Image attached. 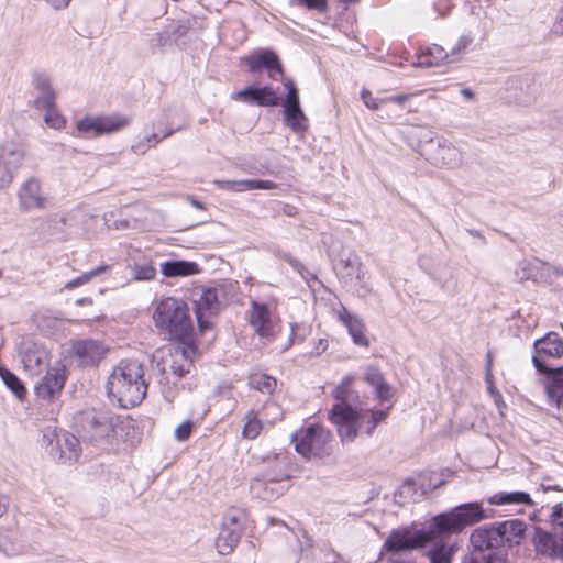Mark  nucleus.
<instances>
[{
  "label": "nucleus",
  "instance_id": "obj_1",
  "mask_svg": "<svg viewBox=\"0 0 563 563\" xmlns=\"http://www.w3.org/2000/svg\"><path fill=\"white\" fill-rule=\"evenodd\" d=\"M353 376H345L333 391L338 401L329 411V420L336 427L338 434L343 444L352 443L360 430L365 427V432L371 435L378 423L384 421L389 408L380 410L354 408L353 405L358 398L357 393L352 388Z\"/></svg>",
  "mask_w": 563,
  "mask_h": 563
},
{
  "label": "nucleus",
  "instance_id": "obj_2",
  "mask_svg": "<svg viewBox=\"0 0 563 563\" xmlns=\"http://www.w3.org/2000/svg\"><path fill=\"white\" fill-rule=\"evenodd\" d=\"M144 366L136 360H123L113 367L106 388L108 396L122 408L140 405L147 394Z\"/></svg>",
  "mask_w": 563,
  "mask_h": 563
},
{
  "label": "nucleus",
  "instance_id": "obj_3",
  "mask_svg": "<svg viewBox=\"0 0 563 563\" xmlns=\"http://www.w3.org/2000/svg\"><path fill=\"white\" fill-rule=\"evenodd\" d=\"M155 327L167 334L170 340L190 342L195 328L189 314L188 305L181 299L166 297L161 299L154 309Z\"/></svg>",
  "mask_w": 563,
  "mask_h": 563
},
{
  "label": "nucleus",
  "instance_id": "obj_4",
  "mask_svg": "<svg viewBox=\"0 0 563 563\" xmlns=\"http://www.w3.org/2000/svg\"><path fill=\"white\" fill-rule=\"evenodd\" d=\"M485 518V512L479 503L459 505L451 511L435 516L432 523V531L438 539L459 533L468 526H473Z\"/></svg>",
  "mask_w": 563,
  "mask_h": 563
},
{
  "label": "nucleus",
  "instance_id": "obj_5",
  "mask_svg": "<svg viewBox=\"0 0 563 563\" xmlns=\"http://www.w3.org/2000/svg\"><path fill=\"white\" fill-rule=\"evenodd\" d=\"M289 478L286 459L275 456L273 468L255 477L251 483L250 492L258 499L275 500L288 489Z\"/></svg>",
  "mask_w": 563,
  "mask_h": 563
},
{
  "label": "nucleus",
  "instance_id": "obj_6",
  "mask_svg": "<svg viewBox=\"0 0 563 563\" xmlns=\"http://www.w3.org/2000/svg\"><path fill=\"white\" fill-rule=\"evenodd\" d=\"M332 434L328 429L314 424L297 431L291 438L295 450L309 460L330 455L332 452Z\"/></svg>",
  "mask_w": 563,
  "mask_h": 563
},
{
  "label": "nucleus",
  "instance_id": "obj_7",
  "mask_svg": "<svg viewBox=\"0 0 563 563\" xmlns=\"http://www.w3.org/2000/svg\"><path fill=\"white\" fill-rule=\"evenodd\" d=\"M184 343V345L168 346L156 351L154 357L157 358V367L162 373L170 371L176 377L180 378L190 372L196 347L187 342Z\"/></svg>",
  "mask_w": 563,
  "mask_h": 563
},
{
  "label": "nucleus",
  "instance_id": "obj_8",
  "mask_svg": "<svg viewBox=\"0 0 563 563\" xmlns=\"http://www.w3.org/2000/svg\"><path fill=\"white\" fill-rule=\"evenodd\" d=\"M77 431L88 442H97L113 431V417L106 410H87L76 418Z\"/></svg>",
  "mask_w": 563,
  "mask_h": 563
},
{
  "label": "nucleus",
  "instance_id": "obj_9",
  "mask_svg": "<svg viewBox=\"0 0 563 563\" xmlns=\"http://www.w3.org/2000/svg\"><path fill=\"white\" fill-rule=\"evenodd\" d=\"M43 443L49 454L63 463L76 462L81 452L79 440L67 431L47 430Z\"/></svg>",
  "mask_w": 563,
  "mask_h": 563
},
{
  "label": "nucleus",
  "instance_id": "obj_10",
  "mask_svg": "<svg viewBox=\"0 0 563 563\" xmlns=\"http://www.w3.org/2000/svg\"><path fill=\"white\" fill-rule=\"evenodd\" d=\"M534 354L532 363L537 371L542 374L553 372L558 366H554L553 361L561 357L563 354V340L558 333L550 332L542 339H539L533 344Z\"/></svg>",
  "mask_w": 563,
  "mask_h": 563
},
{
  "label": "nucleus",
  "instance_id": "obj_11",
  "mask_svg": "<svg viewBox=\"0 0 563 563\" xmlns=\"http://www.w3.org/2000/svg\"><path fill=\"white\" fill-rule=\"evenodd\" d=\"M437 534L432 531V523L426 531H411L410 529L393 530L384 543L388 552H400L424 547L437 540Z\"/></svg>",
  "mask_w": 563,
  "mask_h": 563
},
{
  "label": "nucleus",
  "instance_id": "obj_12",
  "mask_svg": "<svg viewBox=\"0 0 563 563\" xmlns=\"http://www.w3.org/2000/svg\"><path fill=\"white\" fill-rule=\"evenodd\" d=\"M25 157L22 144L15 140L0 143V189L8 188Z\"/></svg>",
  "mask_w": 563,
  "mask_h": 563
},
{
  "label": "nucleus",
  "instance_id": "obj_13",
  "mask_svg": "<svg viewBox=\"0 0 563 563\" xmlns=\"http://www.w3.org/2000/svg\"><path fill=\"white\" fill-rule=\"evenodd\" d=\"M285 86L288 92L284 102V119L294 132H303L307 130V118L300 108L298 90L291 80H287Z\"/></svg>",
  "mask_w": 563,
  "mask_h": 563
},
{
  "label": "nucleus",
  "instance_id": "obj_14",
  "mask_svg": "<svg viewBox=\"0 0 563 563\" xmlns=\"http://www.w3.org/2000/svg\"><path fill=\"white\" fill-rule=\"evenodd\" d=\"M199 330L203 332L211 324V317L219 310L218 292L213 288L202 289L192 300Z\"/></svg>",
  "mask_w": 563,
  "mask_h": 563
},
{
  "label": "nucleus",
  "instance_id": "obj_15",
  "mask_svg": "<svg viewBox=\"0 0 563 563\" xmlns=\"http://www.w3.org/2000/svg\"><path fill=\"white\" fill-rule=\"evenodd\" d=\"M18 201L22 211L44 209L47 198L42 191L40 180L34 177L27 178L18 190Z\"/></svg>",
  "mask_w": 563,
  "mask_h": 563
},
{
  "label": "nucleus",
  "instance_id": "obj_16",
  "mask_svg": "<svg viewBox=\"0 0 563 563\" xmlns=\"http://www.w3.org/2000/svg\"><path fill=\"white\" fill-rule=\"evenodd\" d=\"M66 382V368L62 364H56L47 369L46 375L36 385L37 397L52 400L58 396Z\"/></svg>",
  "mask_w": 563,
  "mask_h": 563
},
{
  "label": "nucleus",
  "instance_id": "obj_17",
  "mask_svg": "<svg viewBox=\"0 0 563 563\" xmlns=\"http://www.w3.org/2000/svg\"><path fill=\"white\" fill-rule=\"evenodd\" d=\"M249 322L255 332L265 339H272L275 334V320L265 303L257 301L251 302V309L249 311Z\"/></svg>",
  "mask_w": 563,
  "mask_h": 563
},
{
  "label": "nucleus",
  "instance_id": "obj_18",
  "mask_svg": "<svg viewBox=\"0 0 563 563\" xmlns=\"http://www.w3.org/2000/svg\"><path fill=\"white\" fill-rule=\"evenodd\" d=\"M74 355L81 366H93L98 364L108 349L97 340H80L73 344Z\"/></svg>",
  "mask_w": 563,
  "mask_h": 563
},
{
  "label": "nucleus",
  "instance_id": "obj_19",
  "mask_svg": "<svg viewBox=\"0 0 563 563\" xmlns=\"http://www.w3.org/2000/svg\"><path fill=\"white\" fill-rule=\"evenodd\" d=\"M499 537L496 523H494L475 529L470 541L475 551L484 552L485 550L503 548Z\"/></svg>",
  "mask_w": 563,
  "mask_h": 563
},
{
  "label": "nucleus",
  "instance_id": "obj_20",
  "mask_svg": "<svg viewBox=\"0 0 563 563\" xmlns=\"http://www.w3.org/2000/svg\"><path fill=\"white\" fill-rule=\"evenodd\" d=\"M246 64L253 73L260 71L264 68L267 69L269 77L273 79H277V76L283 75V68L279 59L272 51H262L257 55L247 57Z\"/></svg>",
  "mask_w": 563,
  "mask_h": 563
},
{
  "label": "nucleus",
  "instance_id": "obj_21",
  "mask_svg": "<svg viewBox=\"0 0 563 563\" xmlns=\"http://www.w3.org/2000/svg\"><path fill=\"white\" fill-rule=\"evenodd\" d=\"M433 163L448 169L459 168L463 164L462 151L452 143H440L433 153Z\"/></svg>",
  "mask_w": 563,
  "mask_h": 563
},
{
  "label": "nucleus",
  "instance_id": "obj_22",
  "mask_svg": "<svg viewBox=\"0 0 563 563\" xmlns=\"http://www.w3.org/2000/svg\"><path fill=\"white\" fill-rule=\"evenodd\" d=\"M496 527L500 534L499 539L503 548L520 544L527 528L526 523L519 519L505 520L496 523Z\"/></svg>",
  "mask_w": 563,
  "mask_h": 563
},
{
  "label": "nucleus",
  "instance_id": "obj_23",
  "mask_svg": "<svg viewBox=\"0 0 563 563\" xmlns=\"http://www.w3.org/2000/svg\"><path fill=\"white\" fill-rule=\"evenodd\" d=\"M547 375L544 380L547 401L550 406L563 409V365Z\"/></svg>",
  "mask_w": 563,
  "mask_h": 563
},
{
  "label": "nucleus",
  "instance_id": "obj_24",
  "mask_svg": "<svg viewBox=\"0 0 563 563\" xmlns=\"http://www.w3.org/2000/svg\"><path fill=\"white\" fill-rule=\"evenodd\" d=\"M233 98L236 100H247V98H251L256 104L262 107H274L278 104V97L271 87H247L235 92Z\"/></svg>",
  "mask_w": 563,
  "mask_h": 563
},
{
  "label": "nucleus",
  "instance_id": "obj_25",
  "mask_svg": "<svg viewBox=\"0 0 563 563\" xmlns=\"http://www.w3.org/2000/svg\"><path fill=\"white\" fill-rule=\"evenodd\" d=\"M364 380L374 388L375 395L379 401H389L391 399V386L385 380L378 367L372 365L366 367Z\"/></svg>",
  "mask_w": 563,
  "mask_h": 563
},
{
  "label": "nucleus",
  "instance_id": "obj_26",
  "mask_svg": "<svg viewBox=\"0 0 563 563\" xmlns=\"http://www.w3.org/2000/svg\"><path fill=\"white\" fill-rule=\"evenodd\" d=\"M214 184L222 189H230L233 191H250V190H269L277 187L272 180L263 179H243V180H214Z\"/></svg>",
  "mask_w": 563,
  "mask_h": 563
},
{
  "label": "nucleus",
  "instance_id": "obj_27",
  "mask_svg": "<svg viewBox=\"0 0 563 563\" xmlns=\"http://www.w3.org/2000/svg\"><path fill=\"white\" fill-rule=\"evenodd\" d=\"M450 63L452 62L450 59L449 52L438 44H432L431 46L426 47L418 56L417 62L419 66L423 67H433Z\"/></svg>",
  "mask_w": 563,
  "mask_h": 563
},
{
  "label": "nucleus",
  "instance_id": "obj_28",
  "mask_svg": "<svg viewBox=\"0 0 563 563\" xmlns=\"http://www.w3.org/2000/svg\"><path fill=\"white\" fill-rule=\"evenodd\" d=\"M161 271L165 277H185L200 272L198 264L189 261H166Z\"/></svg>",
  "mask_w": 563,
  "mask_h": 563
},
{
  "label": "nucleus",
  "instance_id": "obj_29",
  "mask_svg": "<svg viewBox=\"0 0 563 563\" xmlns=\"http://www.w3.org/2000/svg\"><path fill=\"white\" fill-rule=\"evenodd\" d=\"M343 323L347 327L351 336L355 344L361 346H368L369 342L364 332V324L361 319L352 316L346 310L340 316Z\"/></svg>",
  "mask_w": 563,
  "mask_h": 563
},
{
  "label": "nucleus",
  "instance_id": "obj_30",
  "mask_svg": "<svg viewBox=\"0 0 563 563\" xmlns=\"http://www.w3.org/2000/svg\"><path fill=\"white\" fill-rule=\"evenodd\" d=\"M238 530L228 529L221 526L220 532L216 539V548L221 555L230 554L236 547L240 538Z\"/></svg>",
  "mask_w": 563,
  "mask_h": 563
},
{
  "label": "nucleus",
  "instance_id": "obj_31",
  "mask_svg": "<svg viewBox=\"0 0 563 563\" xmlns=\"http://www.w3.org/2000/svg\"><path fill=\"white\" fill-rule=\"evenodd\" d=\"M534 547L538 553L547 556H560V542L548 532H537Z\"/></svg>",
  "mask_w": 563,
  "mask_h": 563
},
{
  "label": "nucleus",
  "instance_id": "obj_32",
  "mask_svg": "<svg viewBox=\"0 0 563 563\" xmlns=\"http://www.w3.org/2000/svg\"><path fill=\"white\" fill-rule=\"evenodd\" d=\"M101 125V134H111L126 128L131 119L128 115L112 113L109 115H98Z\"/></svg>",
  "mask_w": 563,
  "mask_h": 563
},
{
  "label": "nucleus",
  "instance_id": "obj_33",
  "mask_svg": "<svg viewBox=\"0 0 563 563\" xmlns=\"http://www.w3.org/2000/svg\"><path fill=\"white\" fill-rule=\"evenodd\" d=\"M490 505H532L529 494L525 492L497 493L488 498Z\"/></svg>",
  "mask_w": 563,
  "mask_h": 563
},
{
  "label": "nucleus",
  "instance_id": "obj_34",
  "mask_svg": "<svg viewBox=\"0 0 563 563\" xmlns=\"http://www.w3.org/2000/svg\"><path fill=\"white\" fill-rule=\"evenodd\" d=\"M133 279L139 282L152 280L156 276V268L153 265L152 260L142 258L139 262H134L131 265Z\"/></svg>",
  "mask_w": 563,
  "mask_h": 563
},
{
  "label": "nucleus",
  "instance_id": "obj_35",
  "mask_svg": "<svg viewBox=\"0 0 563 563\" xmlns=\"http://www.w3.org/2000/svg\"><path fill=\"white\" fill-rule=\"evenodd\" d=\"M434 541L433 547L428 551V558L431 563H450L453 555V549L442 540Z\"/></svg>",
  "mask_w": 563,
  "mask_h": 563
},
{
  "label": "nucleus",
  "instance_id": "obj_36",
  "mask_svg": "<svg viewBox=\"0 0 563 563\" xmlns=\"http://www.w3.org/2000/svg\"><path fill=\"white\" fill-rule=\"evenodd\" d=\"M266 427L258 413L251 410L245 416V424L242 434L246 439H255L260 435L262 429Z\"/></svg>",
  "mask_w": 563,
  "mask_h": 563
},
{
  "label": "nucleus",
  "instance_id": "obj_37",
  "mask_svg": "<svg viewBox=\"0 0 563 563\" xmlns=\"http://www.w3.org/2000/svg\"><path fill=\"white\" fill-rule=\"evenodd\" d=\"M249 384L252 388L268 395L275 390L277 385L273 376L264 373H253L249 378Z\"/></svg>",
  "mask_w": 563,
  "mask_h": 563
},
{
  "label": "nucleus",
  "instance_id": "obj_38",
  "mask_svg": "<svg viewBox=\"0 0 563 563\" xmlns=\"http://www.w3.org/2000/svg\"><path fill=\"white\" fill-rule=\"evenodd\" d=\"M77 131L80 136L96 137L101 134V125L99 117L87 115L77 122Z\"/></svg>",
  "mask_w": 563,
  "mask_h": 563
},
{
  "label": "nucleus",
  "instance_id": "obj_39",
  "mask_svg": "<svg viewBox=\"0 0 563 563\" xmlns=\"http://www.w3.org/2000/svg\"><path fill=\"white\" fill-rule=\"evenodd\" d=\"M462 563H507V555L500 552H492L483 554V552L475 551L465 555Z\"/></svg>",
  "mask_w": 563,
  "mask_h": 563
},
{
  "label": "nucleus",
  "instance_id": "obj_40",
  "mask_svg": "<svg viewBox=\"0 0 563 563\" xmlns=\"http://www.w3.org/2000/svg\"><path fill=\"white\" fill-rule=\"evenodd\" d=\"M23 363L31 372H41L47 363V353L44 350H34L25 353Z\"/></svg>",
  "mask_w": 563,
  "mask_h": 563
},
{
  "label": "nucleus",
  "instance_id": "obj_41",
  "mask_svg": "<svg viewBox=\"0 0 563 563\" xmlns=\"http://www.w3.org/2000/svg\"><path fill=\"white\" fill-rule=\"evenodd\" d=\"M257 413L265 426H273L283 418V410L280 406L274 401L265 402L262 410Z\"/></svg>",
  "mask_w": 563,
  "mask_h": 563
},
{
  "label": "nucleus",
  "instance_id": "obj_42",
  "mask_svg": "<svg viewBox=\"0 0 563 563\" xmlns=\"http://www.w3.org/2000/svg\"><path fill=\"white\" fill-rule=\"evenodd\" d=\"M0 376L5 386L11 389L18 398H22L25 394V388L21 380L9 369L0 367Z\"/></svg>",
  "mask_w": 563,
  "mask_h": 563
},
{
  "label": "nucleus",
  "instance_id": "obj_43",
  "mask_svg": "<svg viewBox=\"0 0 563 563\" xmlns=\"http://www.w3.org/2000/svg\"><path fill=\"white\" fill-rule=\"evenodd\" d=\"M243 521L244 514L239 509H232L224 515L221 526L242 533Z\"/></svg>",
  "mask_w": 563,
  "mask_h": 563
},
{
  "label": "nucleus",
  "instance_id": "obj_44",
  "mask_svg": "<svg viewBox=\"0 0 563 563\" xmlns=\"http://www.w3.org/2000/svg\"><path fill=\"white\" fill-rule=\"evenodd\" d=\"M472 37L468 35H462L454 47H452L451 52H449V56L452 63L459 62L462 55L465 53L467 46L471 44Z\"/></svg>",
  "mask_w": 563,
  "mask_h": 563
},
{
  "label": "nucleus",
  "instance_id": "obj_45",
  "mask_svg": "<svg viewBox=\"0 0 563 563\" xmlns=\"http://www.w3.org/2000/svg\"><path fill=\"white\" fill-rule=\"evenodd\" d=\"M55 99H56V96H55V92L53 89L47 90V91H42V92H38V96L35 98L34 106L37 109L46 110V109L55 107Z\"/></svg>",
  "mask_w": 563,
  "mask_h": 563
},
{
  "label": "nucleus",
  "instance_id": "obj_46",
  "mask_svg": "<svg viewBox=\"0 0 563 563\" xmlns=\"http://www.w3.org/2000/svg\"><path fill=\"white\" fill-rule=\"evenodd\" d=\"M44 121L48 126L55 130L64 128L66 122L64 117L55 109V107L46 109Z\"/></svg>",
  "mask_w": 563,
  "mask_h": 563
},
{
  "label": "nucleus",
  "instance_id": "obj_47",
  "mask_svg": "<svg viewBox=\"0 0 563 563\" xmlns=\"http://www.w3.org/2000/svg\"><path fill=\"white\" fill-rule=\"evenodd\" d=\"M159 141L161 139L157 136V134L153 133L146 136L143 141H140L135 145H133V150L136 153L144 154L148 148L158 144Z\"/></svg>",
  "mask_w": 563,
  "mask_h": 563
},
{
  "label": "nucleus",
  "instance_id": "obj_48",
  "mask_svg": "<svg viewBox=\"0 0 563 563\" xmlns=\"http://www.w3.org/2000/svg\"><path fill=\"white\" fill-rule=\"evenodd\" d=\"M109 269H110L109 265H106V264L99 265L96 268L81 274L80 276L77 277V279H78V282H79V284L81 286V285L87 284L90 280H92V278H95V277H97V276H99L101 274L107 273Z\"/></svg>",
  "mask_w": 563,
  "mask_h": 563
},
{
  "label": "nucleus",
  "instance_id": "obj_49",
  "mask_svg": "<svg viewBox=\"0 0 563 563\" xmlns=\"http://www.w3.org/2000/svg\"><path fill=\"white\" fill-rule=\"evenodd\" d=\"M346 267H351L355 272V277L357 280L363 282L367 275V272L364 269V266L361 261L347 260L344 262Z\"/></svg>",
  "mask_w": 563,
  "mask_h": 563
},
{
  "label": "nucleus",
  "instance_id": "obj_50",
  "mask_svg": "<svg viewBox=\"0 0 563 563\" xmlns=\"http://www.w3.org/2000/svg\"><path fill=\"white\" fill-rule=\"evenodd\" d=\"M361 98L364 102V104L371 109V110H378L380 104H384L385 102H382V99H376L372 96L371 91L367 89H363L361 91Z\"/></svg>",
  "mask_w": 563,
  "mask_h": 563
},
{
  "label": "nucleus",
  "instance_id": "obj_51",
  "mask_svg": "<svg viewBox=\"0 0 563 563\" xmlns=\"http://www.w3.org/2000/svg\"><path fill=\"white\" fill-rule=\"evenodd\" d=\"M192 431V422L190 420L184 421L175 430V438L178 441H186Z\"/></svg>",
  "mask_w": 563,
  "mask_h": 563
},
{
  "label": "nucleus",
  "instance_id": "obj_52",
  "mask_svg": "<svg viewBox=\"0 0 563 563\" xmlns=\"http://www.w3.org/2000/svg\"><path fill=\"white\" fill-rule=\"evenodd\" d=\"M299 5H306L308 9H313L318 11H325L327 9V0H295Z\"/></svg>",
  "mask_w": 563,
  "mask_h": 563
},
{
  "label": "nucleus",
  "instance_id": "obj_53",
  "mask_svg": "<svg viewBox=\"0 0 563 563\" xmlns=\"http://www.w3.org/2000/svg\"><path fill=\"white\" fill-rule=\"evenodd\" d=\"M33 82L38 92L52 90L49 78L45 75L35 76Z\"/></svg>",
  "mask_w": 563,
  "mask_h": 563
},
{
  "label": "nucleus",
  "instance_id": "obj_54",
  "mask_svg": "<svg viewBox=\"0 0 563 563\" xmlns=\"http://www.w3.org/2000/svg\"><path fill=\"white\" fill-rule=\"evenodd\" d=\"M551 33L556 36H563V8L558 12V15L552 24Z\"/></svg>",
  "mask_w": 563,
  "mask_h": 563
},
{
  "label": "nucleus",
  "instance_id": "obj_55",
  "mask_svg": "<svg viewBox=\"0 0 563 563\" xmlns=\"http://www.w3.org/2000/svg\"><path fill=\"white\" fill-rule=\"evenodd\" d=\"M411 97H412V95H410V93H400V95H395V96H389V97L382 98V102H385V103L393 102V103H397L399 106H402Z\"/></svg>",
  "mask_w": 563,
  "mask_h": 563
},
{
  "label": "nucleus",
  "instance_id": "obj_56",
  "mask_svg": "<svg viewBox=\"0 0 563 563\" xmlns=\"http://www.w3.org/2000/svg\"><path fill=\"white\" fill-rule=\"evenodd\" d=\"M550 518L553 525L563 527V506L561 504L553 507Z\"/></svg>",
  "mask_w": 563,
  "mask_h": 563
},
{
  "label": "nucleus",
  "instance_id": "obj_57",
  "mask_svg": "<svg viewBox=\"0 0 563 563\" xmlns=\"http://www.w3.org/2000/svg\"><path fill=\"white\" fill-rule=\"evenodd\" d=\"M283 260L289 263V265H291L296 271H300L302 266L301 263L290 254H283Z\"/></svg>",
  "mask_w": 563,
  "mask_h": 563
},
{
  "label": "nucleus",
  "instance_id": "obj_58",
  "mask_svg": "<svg viewBox=\"0 0 563 563\" xmlns=\"http://www.w3.org/2000/svg\"><path fill=\"white\" fill-rule=\"evenodd\" d=\"M283 213L287 217L294 218L298 214V208L287 203L283 207Z\"/></svg>",
  "mask_w": 563,
  "mask_h": 563
},
{
  "label": "nucleus",
  "instance_id": "obj_59",
  "mask_svg": "<svg viewBox=\"0 0 563 563\" xmlns=\"http://www.w3.org/2000/svg\"><path fill=\"white\" fill-rule=\"evenodd\" d=\"M9 507V498L4 495H0V517H2Z\"/></svg>",
  "mask_w": 563,
  "mask_h": 563
},
{
  "label": "nucleus",
  "instance_id": "obj_60",
  "mask_svg": "<svg viewBox=\"0 0 563 563\" xmlns=\"http://www.w3.org/2000/svg\"><path fill=\"white\" fill-rule=\"evenodd\" d=\"M71 0H52L51 1V4L54 9H64V8H67L69 2Z\"/></svg>",
  "mask_w": 563,
  "mask_h": 563
},
{
  "label": "nucleus",
  "instance_id": "obj_61",
  "mask_svg": "<svg viewBox=\"0 0 563 563\" xmlns=\"http://www.w3.org/2000/svg\"><path fill=\"white\" fill-rule=\"evenodd\" d=\"M327 347H328V341L324 339H320L316 346V354H320V353L324 352L327 350Z\"/></svg>",
  "mask_w": 563,
  "mask_h": 563
},
{
  "label": "nucleus",
  "instance_id": "obj_62",
  "mask_svg": "<svg viewBox=\"0 0 563 563\" xmlns=\"http://www.w3.org/2000/svg\"><path fill=\"white\" fill-rule=\"evenodd\" d=\"M434 280L438 283V285L441 287V289H443V290L450 289V283L448 279L434 277Z\"/></svg>",
  "mask_w": 563,
  "mask_h": 563
},
{
  "label": "nucleus",
  "instance_id": "obj_63",
  "mask_svg": "<svg viewBox=\"0 0 563 563\" xmlns=\"http://www.w3.org/2000/svg\"><path fill=\"white\" fill-rule=\"evenodd\" d=\"M79 286H80V284H79L78 279L76 277V278L69 280L68 283H66L65 288L68 289V290H73V289H75V288H77Z\"/></svg>",
  "mask_w": 563,
  "mask_h": 563
},
{
  "label": "nucleus",
  "instance_id": "obj_64",
  "mask_svg": "<svg viewBox=\"0 0 563 563\" xmlns=\"http://www.w3.org/2000/svg\"><path fill=\"white\" fill-rule=\"evenodd\" d=\"M461 93L463 97H465L467 100L474 99L475 95L470 88H463L461 90Z\"/></svg>",
  "mask_w": 563,
  "mask_h": 563
}]
</instances>
